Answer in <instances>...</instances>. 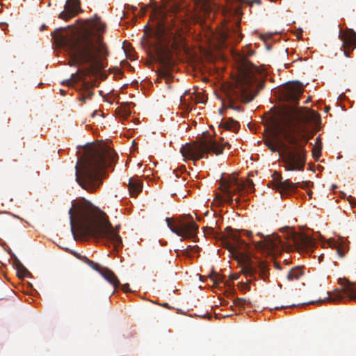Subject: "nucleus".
Listing matches in <instances>:
<instances>
[{
    "label": "nucleus",
    "instance_id": "16",
    "mask_svg": "<svg viewBox=\"0 0 356 356\" xmlns=\"http://www.w3.org/2000/svg\"><path fill=\"white\" fill-rule=\"evenodd\" d=\"M309 181H303L300 184L298 182L293 183L291 181L290 179L280 181L277 184V188H279L282 195H291L292 193H294L298 187L305 188L309 187Z\"/></svg>",
    "mask_w": 356,
    "mask_h": 356
},
{
    "label": "nucleus",
    "instance_id": "14",
    "mask_svg": "<svg viewBox=\"0 0 356 356\" xmlns=\"http://www.w3.org/2000/svg\"><path fill=\"white\" fill-rule=\"evenodd\" d=\"M79 12H82L80 0H67L64 10L59 14L58 17L65 21H68L75 17Z\"/></svg>",
    "mask_w": 356,
    "mask_h": 356
},
{
    "label": "nucleus",
    "instance_id": "26",
    "mask_svg": "<svg viewBox=\"0 0 356 356\" xmlns=\"http://www.w3.org/2000/svg\"><path fill=\"white\" fill-rule=\"evenodd\" d=\"M336 250L339 257L343 258L345 256L346 252H348V247L346 246L343 243H341L336 247Z\"/></svg>",
    "mask_w": 356,
    "mask_h": 356
},
{
    "label": "nucleus",
    "instance_id": "19",
    "mask_svg": "<svg viewBox=\"0 0 356 356\" xmlns=\"http://www.w3.org/2000/svg\"><path fill=\"white\" fill-rule=\"evenodd\" d=\"M99 273L107 282L111 284L115 289L120 285V281L115 273L108 268H103Z\"/></svg>",
    "mask_w": 356,
    "mask_h": 356
},
{
    "label": "nucleus",
    "instance_id": "30",
    "mask_svg": "<svg viewBox=\"0 0 356 356\" xmlns=\"http://www.w3.org/2000/svg\"><path fill=\"white\" fill-rule=\"evenodd\" d=\"M17 262H18V264H17V275L20 277H25L26 273L28 271H27L26 268L22 264L19 263V261Z\"/></svg>",
    "mask_w": 356,
    "mask_h": 356
},
{
    "label": "nucleus",
    "instance_id": "37",
    "mask_svg": "<svg viewBox=\"0 0 356 356\" xmlns=\"http://www.w3.org/2000/svg\"><path fill=\"white\" fill-rule=\"evenodd\" d=\"M230 278L232 280H236L238 279V275H235V274H233V275H230Z\"/></svg>",
    "mask_w": 356,
    "mask_h": 356
},
{
    "label": "nucleus",
    "instance_id": "15",
    "mask_svg": "<svg viewBox=\"0 0 356 356\" xmlns=\"http://www.w3.org/2000/svg\"><path fill=\"white\" fill-rule=\"evenodd\" d=\"M341 33V31H340ZM339 37L342 41L344 54L349 57L350 53L356 48V33L353 30H349L340 34Z\"/></svg>",
    "mask_w": 356,
    "mask_h": 356
},
{
    "label": "nucleus",
    "instance_id": "32",
    "mask_svg": "<svg viewBox=\"0 0 356 356\" xmlns=\"http://www.w3.org/2000/svg\"><path fill=\"white\" fill-rule=\"evenodd\" d=\"M130 113H131L129 110L126 108H120L118 110V115L123 118H127L128 116H129Z\"/></svg>",
    "mask_w": 356,
    "mask_h": 356
},
{
    "label": "nucleus",
    "instance_id": "34",
    "mask_svg": "<svg viewBox=\"0 0 356 356\" xmlns=\"http://www.w3.org/2000/svg\"><path fill=\"white\" fill-rule=\"evenodd\" d=\"M122 289L124 291V292H129L130 291V289H129V284H124L122 286Z\"/></svg>",
    "mask_w": 356,
    "mask_h": 356
},
{
    "label": "nucleus",
    "instance_id": "13",
    "mask_svg": "<svg viewBox=\"0 0 356 356\" xmlns=\"http://www.w3.org/2000/svg\"><path fill=\"white\" fill-rule=\"evenodd\" d=\"M279 122L280 123V124L282 126V122L277 119V118H274L273 120V129H274V138L273 139H268L265 141V145L268 147V149L273 152H279V149L282 147V148H284V152H283V156H282V159L284 160V158L285 156V154H286V152L287 151V149H291V146L289 147V146H287L286 145H285L282 141L281 140H279L277 138L278 136V135H281L282 136V135L280 133L279 131H277L276 129V127H275V122Z\"/></svg>",
    "mask_w": 356,
    "mask_h": 356
},
{
    "label": "nucleus",
    "instance_id": "23",
    "mask_svg": "<svg viewBox=\"0 0 356 356\" xmlns=\"http://www.w3.org/2000/svg\"><path fill=\"white\" fill-rule=\"evenodd\" d=\"M235 3H238V6L236 8V12H238L241 9V6L245 4L249 6H252L254 3L260 4L261 0H233Z\"/></svg>",
    "mask_w": 356,
    "mask_h": 356
},
{
    "label": "nucleus",
    "instance_id": "21",
    "mask_svg": "<svg viewBox=\"0 0 356 356\" xmlns=\"http://www.w3.org/2000/svg\"><path fill=\"white\" fill-rule=\"evenodd\" d=\"M234 35V38L233 39L234 42H239L241 40V34L238 33L235 29L232 31L229 28H227V31L222 33V37L225 40L229 39L232 37V35Z\"/></svg>",
    "mask_w": 356,
    "mask_h": 356
},
{
    "label": "nucleus",
    "instance_id": "25",
    "mask_svg": "<svg viewBox=\"0 0 356 356\" xmlns=\"http://www.w3.org/2000/svg\"><path fill=\"white\" fill-rule=\"evenodd\" d=\"M195 3L201 10L208 11L210 9L209 0H195Z\"/></svg>",
    "mask_w": 356,
    "mask_h": 356
},
{
    "label": "nucleus",
    "instance_id": "42",
    "mask_svg": "<svg viewBox=\"0 0 356 356\" xmlns=\"http://www.w3.org/2000/svg\"><path fill=\"white\" fill-rule=\"evenodd\" d=\"M96 114H97V111H95L92 115V117H94Z\"/></svg>",
    "mask_w": 356,
    "mask_h": 356
},
{
    "label": "nucleus",
    "instance_id": "36",
    "mask_svg": "<svg viewBox=\"0 0 356 356\" xmlns=\"http://www.w3.org/2000/svg\"><path fill=\"white\" fill-rule=\"evenodd\" d=\"M74 255L76 258L79 259H80V260H81V261H82L83 257H84V256H82V255H81L80 254L76 253V252L74 253Z\"/></svg>",
    "mask_w": 356,
    "mask_h": 356
},
{
    "label": "nucleus",
    "instance_id": "38",
    "mask_svg": "<svg viewBox=\"0 0 356 356\" xmlns=\"http://www.w3.org/2000/svg\"><path fill=\"white\" fill-rule=\"evenodd\" d=\"M323 257H324L323 254H321V255L318 256V262L319 263L323 261Z\"/></svg>",
    "mask_w": 356,
    "mask_h": 356
},
{
    "label": "nucleus",
    "instance_id": "31",
    "mask_svg": "<svg viewBox=\"0 0 356 356\" xmlns=\"http://www.w3.org/2000/svg\"><path fill=\"white\" fill-rule=\"evenodd\" d=\"M1 200L3 202L9 203L13 201V195L8 193H3L1 195ZM3 204V203H2Z\"/></svg>",
    "mask_w": 356,
    "mask_h": 356
},
{
    "label": "nucleus",
    "instance_id": "9",
    "mask_svg": "<svg viewBox=\"0 0 356 356\" xmlns=\"http://www.w3.org/2000/svg\"><path fill=\"white\" fill-rule=\"evenodd\" d=\"M225 145L219 143L213 139L186 143L181 148L182 156L187 159L192 160L194 163L203 158L204 154L213 152L218 155L223 152Z\"/></svg>",
    "mask_w": 356,
    "mask_h": 356
},
{
    "label": "nucleus",
    "instance_id": "28",
    "mask_svg": "<svg viewBox=\"0 0 356 356\" xmlns=\"http://www.w3.org/2000/svg\"><path fill=\"white\" fill-rule=\"evenodd\" d=\"M322 147L318 145H313L312 147V156L314 159L318 160L321 155Z\"/></svg>",
    "mask_w": 356,
    "mask_h": 356
},
{
    "label": "nucleus",
    "instance_id": "24",
    "mask_svg": "<svg viewBox=\"0 0 356 356\" xmlns=\"http://www.w3.org/2000/svg\"><path fill=\"white\" fill-rule=\"evenodd\" d=\"M82 261H83L84 263H86L87 265H88L90 268H92L93 270L97 271L99 273L101 272V270L103 269V268H102L100 266V265L90 259H89L88 257H83V259H82Z\"/></svg>",
    "mask_w": 356,
    "mask_h": 356
},
{
    "label": "nucleus",
    "instance_id": "33",
    "mask_svg": "<svg viewBox=\"0 0 356 356\" xmlns=\"http://www.w3.org/2000/svg\"><path fill=\"white\" fill-rule=\"evenodd\" d=\"M238 284H239V287H240L241 290H245V289L250 290V287L248 283L240 282Z\"/></svg>",
    "mask_w": 356,
    "mask_h": 356
},
{
    "label": "nucleus",
    "instance_id": "35",
    "mask_svg": "<svg viewBox=\"0 0 356 356\" xmlns=\"http://www.w3.org/2000/svg\"><path fill=\"white\" fill-rule=\"evenodd\" d=\"M314 145H318V146L319 145L320 147H322V142H321L320 136H317L316 138V142H315Z\"/></svg>",
    "mask_w": 356,
    "mask_h": 356
},
{
    "label": "nucleus",
    "instance_id": "4",
    "mask_svg": "<svg viewBox=\"0 0 356 356\" xmlns=\"http://www.w3.org/2000/svg\"><path fill=\"white\" fill-rule=\"evenodd\" d=\"M71 230H75L82 237L92 236L104 238L113 243L118 249L122 245V238L118 230L113 228L106 214L90 201L82 198L69 210Z\"/></svg>",
    "mask_w": 356,
    "mask_h": 356
},
{
    "label": "nucleus",
    "instance_id": "17",
    "mask_svg": "<svg viewBox=\"0 0 356 356\" xmlns=\"http://www.w3.org/2000/svg\"><path fill=\"white\" fill-rule=\"evenodd\" d=\"M302 94V84L300 83H293L285 88L284 97L287 101L298 103Z\"/></svg>",
    "mask_w": 356,
    "mask_h": 356
},
{
    "label": "nucleus",
    "instance_id": "29",
    "mask_svg": "<svg viewBox=\"0 0 356 356\" xmlns=\"http://www.w3.org/2000/svg\"><path fill=\"white\" fill-rule=\"evenodd\" d=\"M210 279L212 280L214 284H219L222 282V276L216 272H213L209 275Z\"/></svg>",
    "mask_w": 356,
    "mask_h": 356
},
{
    "label": "nucleus",
    "instance_id": "8",
    "mask_svg": "<svg viewBox=\"0 0 356 356\" xmlns=\"http://www.w3.org/2000/svg\"><path fill=\"white\" fill-rule=\"evenodd\" d=\"M219 188L223 193V196L218 195L216 198H218L220 202L229 204L234 203V195L243 191L252 193L254 191V183L252 180H238L234 175H229L227 177H222L220 180ZM235 201L238 203V200L235 199Z\"/></svg>",
    "mask_w": 356,
    "mask_h": 356
},
{
    "label": "nucleus",
    "instance_id": "18",
    "mask_svg": "<svg viewBox=\"0 0 356 356\" xmlns=\"http://www.w3.org/2000/svg\"><path fill=\"white\" fill-rule=\"evenodd\" d=\"M128 189L131 197H135L138 196L143 190L142 181L137 177H131L129 179Z\"/></svg>",
    "mask_w": 356,
    "mask_h": 356
},
{
    "label": "nucleus",
    "instance_id": "2",
    "mask_svg": "<svg viewBox=\"0 0 356 356\" xmlns=\"http://www.w3.org/2000/svg\"><path fill=\"white\" fill-rule=\"evenodd\" d=\"M225 233L218 234L216 238L220 240L221 245L233 254H240L243 257L241 250H246L248 244L241 238V233L247 236L254 245L257 250L268 254L280 252L281 249H292L294 248L301 254H309L316 247L315 240L310 236L296 232L287 227L284 233V241L282 240L277 234H264L257 232L255 235L252 231L242 230L241 232L233 230L229 227L225 229Z\"/></svg>",
    "mask_w": 356,
    "mask_h": 356
},
{
    "label": "nucleus",
    "instance_id": "11",
    "mask_svg": "<svg viewBox=\"0 0 356 356\" xmlns=\"http://www.w3.org/2000/svg\"><path fill=\"white\" fill-rule=\"evenodd\" d=\"M242 271L245 277L251 280H257L258 277L264 282L268 281L269 269L268 264L264 261H253L247 258L242 268Z\"/></svg>",
    "mask_w": 356,
    "mask_h": 356
},
{
    "label": "nucleus",
    "instance_id": "20",
    "mask_svg": "<svg viewBox=\"0 0 356 356\" xmlns=\"http://www.w3.org/2000/svg\"><path fill=\"white\" fill-rule=\"evenodd\" d=\"M221 124L226 129L233 131L234 132H237L240 127L238 122L232 118H229L222 122Z\"/></svg>",
    "mask_w": 356,
    "mask_h": 356
},
{
    "label": "nucleus",
    "instance_id": "1",
    "mask_svg": "<svg viewBox=\"0 0 356 356\" xmlns=\"http://www.w3.org/2000/svg\"><path fill=\"white\" fill-rule=\"evenodd\" d=\"M106 25L100 17L95 15L88 21L87 27L70 33H58L56 41L58 45L65 48L70 57V65L88 66L84 70H79L72 74L70 79L63 81V84L70 86L78 81H82V89L87 92L83 95L79 101L84 102L94 92L90 90L92 87L85 81L86 76L93 71H100L106 66L105 62L109 56L107 44L104 41L103 33Z\"/></svg>",
    "mask_w": 356,
    "mask_h": 356
},
{
    "label": "nucleus",
    "instance_id": "27",
    "mask_svg": "<svg viewBox=\"0 0 356 356\" xmlns=\"http://www.w3.org/2000/svg\"><path fill=\"white\" fill-rule=\"evenodd\" d=\"M250 302L242 298H238L234 300V305L240 308H245Z\"/></svg>",
    "mask_w": 356,
    "mask_h": 356
},
{
    "label": "nucleus",
    "instance_id": "10",
    "mask_svg": "<svg viewBox=\"0 0 356 356\" xmlns=\"http://www.w3.org/2000/svg\"><path fill=\"white\" fill-rule=\"evenodd\" d=\"M165 221L170 229L179 236L193 238L197 236L199 227L190 214L182 215L176 220L166 218Z\"/></svg>",
    "mask_w": 356,
    "mask_h": 356
},
{
    "label": "nucleus",
    "instance_id": "43",
    "mask_svg": "<svg viewBox=\"0 0 356 356\" xmlns=\"http://www.w3.org/2000/svg\"><path fill=\"white\" fill-rule=\"evenodd\" d=\"M330 109L329 107H325V111H327Z\"/></svg>",
    "mask_w": 356,
    "mask_h": 356
},
{
    "label": "nucleus",
    "instance_id": "39",
    "mask_svg": "<svg viewBox=\"0 0 356 356\" xmlns=\"http://www.w3.org/2000/svg\"><path fill=\"white\" fill-rule=\"evenodd\" d=\"M207 229H208V231H209V234H215V233H214V230H213V228H211V227H208V228H207Z\"/></svg>",
    "mask_w": 356,
    "mask_h": 356
},
{
    "label": "nucleus",
    "instance_id": "41",
    "mask_svg": "<svg viewBox=\"0 0 356 356\" xmlns=\"http://www.w3.org/2000/svg\"><path fill=\"white\" fill-rule=\"evenodd\" d=\"M60 93H61L63 95H65V90H60Z\"/></svg>",
    "mask_w": 356,
    "mask_h": 356
},
{
    "label": "nucleus",
    "instance_id": "40",
    "mask_svg": "<svg viewBox=\"0 0 356 356\" xmlns=\"http://www.w3.org/2000/svg\"><path fill=\"white\" fill-rule=\"evenodd\" d=\"M234 29H237L238 27V22L234 24Z\"/></svg>",
    "mask_w": 356,
    "mask_h": 356
},
{
    "label": "nucleus",
    "instance_id": "12",
    "mask_svg": "<svg viewBox=\"0 0 356 356\" xmlns=\"http://www.w3.org/2000/svg\"><path fill=\"white\" fill-rule=\"evenodd\" d=\"M328 293V297L323 299L320 300L318 302H325L326 300L330 301H340L344 298V295H346L350 300H356V284L352 283L349 281H346V284L343 286V291H341L338 289H336L332 291V293Z\"/></svg>",
    "mask_w": 356,
    "mask_h": 356
},
{
    "label": "nucleus",
    "instance_id": "5",
    "mask_svg": "<svg viewBox=\"0 0 356 356\" xmlns=\"http://www.w3.org/2000/svg\"><path fill=\"white\" fill-rule=\"evenodd\" d=\"M117 158L109 147L90 146L76 164V181L82 188L93 193L102 184V170L111 166Z\"/></svg>",
    "mask_w": 356,
    "mask_h": 356
},
{
    "label": "nucleus",
    "instance_id": "7",
    "mask_svg": "<svg viewBox=\"0 0 356 356\" xmlns=\"http://www.w3.org/2000/svg\"><path fill=\"white\" fill-rule=\"evenodd\" d=\"M257 79L254 76L251 66L242 65L238 70V75L235 79L234 86L232 89L234 97L229 99L228 108L236 111H242L241 106L235 105L234 98L248 104L252 101L259 91Z\"/></svg>",
    "mask_w": 356,
    "mask_h": 356
},
{
    "label": "nucleus",
    "instance_id": "6",
    "mask_svg": "<svg viewBox=\"0 0 356 356\" xmlns=\"http://www.w3.org/2000/svg\"><path fill=\"white\" fill-rule=\"evenodd\" d=\"M175 33L171 30L170 22L165 14L160 12L155 22L154 40L149 42V47L155 59L163 68L161 70L163 76L168 75V70L172 65L171 47L175 45Z\"/></svg>",
    "mask_w": 356,
    "mask_h": 356
},
{
    "label": "nucleus",
    "instance_id": "3",
    "mask_svg": "<svg viewBox=\"0 0 356 356\" xmlns=\"http://www.w3.org/2000/svg\"><path fill=\"white\" fill-rule=\"evenodd\" d=\"M284 115L286 118L285 125L282 126L279 122H276L275 125L285 141L291 145V149H287L284 158V168L288 171H302L307 159L305 146L312 138V135L306 134L309 118L302 108L296 106L288 107Z\"/></svg>",
    "mask_w": 356,
    "mask_h": 356
},
{
    "label": "nucleus",
    "instance_id": "22",
    "mask_svg": "<svg viewBox=\"0 0 356 356\" xmlns=\"http://www.w3.org/2000/svg\"><path fill=\"white\" fill-rule=\"evenodd\" d=\"M303 275V271L300 267L292 268L287 275V279L290 281L298 280Z\"/></svg>",
    "mask_w": 356,
    "mask_h": 356
}]
</instances>
